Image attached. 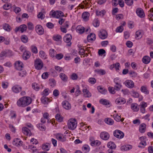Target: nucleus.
I'll use <instances>...</instances> for the list:
<instances>
[{"mask_svg": "<svg viewBox=\"0 0 153 153\" xmlns=\"http://www.w3.org/2000/svg\"><path fill=\"white\" fill-rule=\"evenodd\" d=\"M31 102V99L30 97H24L19 99L17 102V105L19 107H24L29 105Z\"/></svg>", "mask_w": 153, "mask_h": 153, "instance_id": "1", "label": "nucleus"}, {"mask_svg": "<svg viewBox=\"0 0 153 153\" xmlns=\"http://www.w3.org/2000/svg\"><path fill=\"white\" fill-rule=\"evenodd\" d=\"M77 124V122L75 119H71L68 122V127L70 129L74 130L76 128Z\"/></svg>", "mask_w": 153, "mask_h": 153, "instance_id": "2", "label": "nucleus"}, {"mask_svg": "<svg viewBox=\"0 0 153 153\" xmlns=\"http://www.w3.org/2000/svg\"><path fill=\"white\" fill-rule=\"evenodd\" d=\"M43 63L42 60L39 59H36L34 62V66L37 70L41 69L43 67Z\"/></svg>", "mask_w": 153, "mask_h": 153, "instance_id": "3", "label": "nucleus"}, {"mask_svg": "<svg viewBox=\"0 0 153 153\" xmlns=\"http://www.w3.org/2000/svg\"><path fill=\"white\" fill-rule=\"evenodd\" d=\"M98 36L100 39H104L107 38L108 33L105 30L101 29L98 32Z\"/></svg>", "mask_w": 153, "mask_h": 153, "instance_id": "4", "label": "nucleus"}, {"mask_svg": "<svg viewBox=\"0 0 153 153\" xmlns=\"http://www.w3.org/2000/svg\"><path fill=\"white\" fill-rule=\"evenodd\" d=\"M72 39V36L71 35L68 34H66L63 38L64 41L68 43L67 45L68 46H70L71 43L70 42Z\"/></svg>", "mask_w": 153, "mask_h": 153, "instance_id": "5", "label": "nucleus"}, {"mask_svg": "<svg viewBox=\"0 0 153 153\" xmlns=\"http://www.w3.org/2000/svg\"><path fill=\"white\" fill-rule=\"evenodd\" d=\"M114 136L118 138H122L124 136V133L121 131L116 130L114 132Z\"/></svg>", "mask_w": 153, "mask_h": 153, "instance_id": "6", "label": "nucleus"}, {"mask_svg": "<svg viewBox=\"0 0 153 153\" xmlns=\"http://www.w3.org/2000/svg\"><path fill=\"white\" fill-rule=\"evenodd\" d=\"M27 26L25 25H20L19 27H16L15 29V31L16 32L18 31H20L21 33H23L26 30Z\"/></svg>", "mask_w": 153, "mask_h": 153, "instance_id": "7", "label": "nucleus"}, {"mask_svg": "<svg viewBox=\"0 0 153 153\" xmlns=\"http://www.w3.org/2000/svg\"><path fill=\"white\" fill-rule=\"evenodd\" d=\"M136 13L137 15L140 18H143L145 16L143 10L140 8H138L137 9Z\"/></svg>", "mask_w": 153, "mask_h": 153, "instance_id": "8", "label": "nucleus"}, {"mask_svg": "<svg viewBox=\"0 0 153 153\" xmlns=\"http://www.w3.org/2000/svg\"><path fill=\"white\" fill-rule=\"evenodd\" d=\"M124 84L127 87L130 88H132L134 86V83L131 80H126Z\"/></svg>", "mask_w": 153, "mask_h": 153, "instance_id": "9", "label": "nucleus"}, {"mask_svg": "<svg viewBox=\"0 0 153 153\" xmlns=\"http://www.w3.org/2000/svg\"><path fill=\"white\" fill-rule=\"evenodd\" d=\"M141 142L138 145V147L139 148H144L146 146V143L145 139L143 137H142L140 138Z\"/></svg>", "mask_w": 153, "mask_h": 153, "instance_id": "10", "label": "nucleus"}, {"mask_svg": "<svg viewBox=\"0 0 153 153\" xmlns=\"http://www.w3.org/2000/svg\"><path fill=\"white\" fill-rule=\"evenodd\" d=\"M100 136L101 139L104 140H107L109 138V134L105 131L102 132L100 134Z\"/></svg>", "mask_w": 153, "mask_h": 153, "instance_id": "11", "label": "nucleus"}, {"mask_svg": "<svg viewBox=\"0 0 153 153\" xmlns=\"http://www.w3.org/2000/svg\"><path fill=\"white\" fill-rule=\"evenodd\" d=\"M36 32L39 35H42L44 33V30L42 26L38 25L36 27Z\"/></svg>", "mask_w": 153, "mask_h": 153, "instance_id": "12", "label": "nucleus"}, {"mask_svg": "<svg viewBox=\"0 0 153 153\" xmlns=\"http://www.w3.org/2000/svg\"><path fill=\"white\" fill-rule=\"evenodd\" d=\"M23 64L21 61H17L15 63V68L17 70H21L23 67Z\"/></svg>", "mask_w": 153, "mask_h": 153, "instance_id": "13", "label": "nucleus"}, {"mask_svg": "<svg viewBox=\"0 0 153 153\" xmlns=\"http://www.w3.org/2000/svg\"><path fill=\"white\" fill-rule=\"evenodd\" d=\"M22 141L20 140L18 138L14 139L13 142V144L14 146H21L22 144Z\"/></svg>", "mask_w": 153, "mask_h": 153, "instance_id": "14", "label": "nucleus"}, {"mask_svg": "<svg viewBox=\"0 0 153 153\" xmlns=\"http://www.w3.org/2000/svg\"><path fill=\"white\" fill-rule=\"evenodd\" d=\"M83 93V96L86 98H89L91 96V93L86 88L83 89L82 90Z\"/></svg>", "mask_w": 153, "mask_h": 153, "instance_id": "15", "label": "nucleus"}, {"mask_svg": "<svg viewBox=\"0 0 153 153\" xmlns=\"http://www.w3.org/2000/svg\"><path fill=\"white\" fill-rule=\"evenodd\" d=\"M22 132L25 135L30 136L31 135L30 129L26 127H24L22 128Z\"/></svg>", "mask_w": 153, "mask_h": 153, "instance_id": "16", "label": "nucleus"}, {"mask_svg": "<svg viewBox=\"0 0 153 153\" xmlns=\"http://www.w3.org/2000/svg\"><path fill=\"white\" fill-rule=\"evenodd\" d=\"M116 104H123L126 102L125 100L122 98H119L115 100Z\"/></svg>", "mask_w": 153, "mask_h": 153, "instance_id": "17", "label": "nucleus"}, {"mask_svg": "<svg viewBox=\"0 0 153 153\" xmlns=\"http://www.w3.org/2000/svg\"><path fill=\"white\" fill-rule=\"evenodd\" d=\"M41 100L42 102L44 104H47L51 102V100L46 97L42 96Z\"/></svg>", "mask_w": 153, "mask_h": 153, "instance_id": "18", "label": "nucleus"}, {"mask_svg": "<svg viewBox=\"0 0 153 153\" xmlns=\"http://www.w3.org/2000/svg\"><path fill=\"white\" fill-rule=\"evenodd\" d=\"M62 105L64 108L68 110L71 108V105L67 101H65L63 102Z\"/></svg>", "mask_w": 153, "mask_h": 153, "instance_id": "19", "label": "nucleus"}, {"mask_svg": "<svg viewBox=\"0 0 153 153\" xmlns=\"http://www.w3.org/2000/svg\"><path fill=\"white\" fill-rule=\"evenodd\" d=\"M76 30L77 32L80 33H83L85 31L84 27L81 25L77 26Z\"/></svg>", "mask_w": 153, "mask_h": 153, "instance_id": "20", "label": "nucleus"}, {"mask_svg": "<svg viewBox=\"0 0 153 153\" xmlns=\"http://www.w3.org/2000/svg\"><path fill=\"white\" fill-rule=\"evenodd\" d=\"M151 59V58L149 56H146L143 57L142 61L143 62L144 64H148L150 62Z\"/></svg>", "mask_w": 153, "mask_h": 153, "instance_id": "21", "label": "nucleus"}, {"mask_svg": "<svg viewBox=\"0 0 153 153\" xmlns=\"http://www.w3.org/2000/svg\"><path fill=\"white\" fill-rule=\"evenodd\" d=\"M12 90L13 92L17 93L21 91L22 88L19 85H15L13 87Z\"/></svg>", "mask_w": 153, "mask_h": 153, "instance_id": "22", "label": "nucleus"}, {"mask_svg": "<svg viewBox=\"0 0 153 153\" xmlns=\"http://www.w3.org/2000/svg\"><path fill=\"white\" fill-rule=\"evenodd\" d=\"M141 91L144 94L148 95L149 94V91L146 86H143L140 88Z\"/></svg>", "mask_w": 153, "mask_h": 153, "instance_id": "23", "label": "nucleus"}, {"mask_svg": "<svg viewBox=\"0 0 153 153\" xmlns=\"http://www.w3.org/2000/svg\"><path fill=\"white\" fill-rule=\"evenodd\" d=\"M87 40L89 42L94 40L96 39L95 35L94 34L91 33L87 36Z\"/></svg>", "mask_w": 153, "mask_h": 153, "instance_id": "24", "label": "nucleus"}, {"mask_svg": "<svg viewBox=\"0 0 153 153\" xmlns=\"http://www.w3.org/2000/svg\"><path fill=\"white\" fill-rule=\"evenodd\" d=\"M30 53L29 52L26 51L23 53V58L24 60H26L30 58Z\"/></svg>", "mask_w": 153, "mask_h": 153, "instance_id": "25", "label": "nucleus"}, {"mask_svg": "<svg viewBox=\"0 0 153 153\" xmlns=\"http://www.w3.org/2000/svg\"><path fill=\"white\" fill-rule=\"evenodd\" d=\"M146 125L145 123L141 124L139 127V131L140 133H144L146 130Z\"/></svg>", "mask_w": 153, "mask_h": 153, "instance_id": "26", "label": "nucleus"}, {"mask_svg": "<svg viewBox=\"0 0 153 153\" xmlns=\"http://www.w3.org/2000/svg\"><path fill=\"white\" fill-rule=\"evenodd\" d=\"M89 13L88 12H84L82 15V17L85 21L88 20L89 16Z\"/></svg>", "mask_w": 153, "mask_h": 153, "instance_id": "27", "label": "nucleus"}, {"mask_svg": "<svg viewBox=\"0 0 153 153\" xmlns=\"http://www.w3.org/2000/svg\"><path fill=\"white\" fill-rule=\"evenodd\" d=\"M59 77L64 82H66L68 80V77L64 73H60L59 74Z\"/></svg>", "mask_w": 153, "mask_h": 153, "instance_id": "28", "label": "nucleus"}, {"mask_svg": "<svg viewBox=\"0 0 153 153\" xmlns=\"http://www.w3.org/2000/svg\"><path fill=\"white\" fill-rule=\"evenodd\" d=\"M132 148L131 145H128L126 146H123L121 147V150H122L126 151L131 149Z\"/></svg>", "mask_w": 153, "mask_h": 153, "instance_id": "29", "label": "nucleus"}, {"mask_svg": "<svg viewBox=\"0 0 153 153\" xmlns=\"http://www.w3.org/2000/svg\"><path fill=\"white\" fill-rule=\"evenodd\" d=\"M97 89L102 94H105L107 92V90L106 89L100 86H98Z\"/></svg>", "mask_w": 153, "mask_h": 153, "instance_id": "30", "label": "nucleus"}, {"mask_svg": "<svg viewBox=\"0 0 153 153\" xmlns=\"http://www.w3.org/2000/svg\"><path fill=\"white\" fill-rule=\"evenodd\" d=\"M107 146L109 149H115L116 146L114 142H110L108 143Z\"/></svg>", "mask_w": 153, "mask_h": 153, "instance_id": "31", "label": "nucleus"}, {"mask_svg": "<svg viewBox=\"0 0 153 153\" xmlns=\"http://www.w3.org/2000/svg\"><path fill=\"white\" fill-rule=\"evenodd\" d=\"M51 92L49 89L47 88L45 89L41 93V94L42 96L46 97Z\"/></svg>", "mask_w": 153, "mask_h": 153, "instance_id": "32", "label": "nucleus"}, {"mask_svg": "<svg viewBox=\"0 0 153 153\" xmlns=\"http://www.w3.org/2000/svg\"><path fill=\"white\" fill-rule=\"evenodd\" d=\"M56 138L62 142H64L65 140V139L64 137H63L62 134H58L56 136Z\"/></svg>", "mask_w": 153, "mask_h": 153, "instance_id": "33", "label": "nucleus"}, {"mask_svg": "<svg viewBox=\"0 0 153 153\" xmlns=\"http://www.w3.org/2000/svg\"><path fill=\"white\" fill-rule=\"evenodd\" d=\"M50 147V144L48 143H46L43 144L42 146V149L46 151H48L49 150Z\"/></svg>", "mask_w": 153, "mask_h": 153, "instance_id": "34", "label": "nucleus"}, {"mask_svg": "<svg viewBox=\"0 0 153 153\" xmlns=\"http://www.w3.org/2000/svg\"><path fill=\"white\" fill-rule=\"evenodd\" d=\"M137 106L136 103H132L131 104V108L134 111H137L139 110V108H138Z\"/></svg>", "mask_w": 153, "mask_h": 153, "instance_id": "35", "label": "nucleus"}, {"mask_svg": "<svg viewBox=\"0 0 153 153\" xmlns=\"http://www.w3.org/2000/svg\"><path fill=\"white\" fill-rule=\"evenodd\" d=\"M104 121L108 125H112L114 123L113 120L110 118H106L105 119Z\"/></svg>", "mask_w": 153, "mask_h": 153, "instance_id": "36", "label": "nucleus"}, {"mask_svg": "<svg viewBox=\"0 0 153 153\" xmlns=\"http://www.w3.org/2000/svg\"><path fill=\"white\" fill-rule=\"evenodd\" d=\"M39 55L43 59H45L47 58V55L43 51H39Z\"/></svg>", "mask_w": 153, "mask_h": 153, "instance_id": "37", "label": "nucleus"}, {"mask_svg": "<svg viewBox=\"0 0 153 153\" xmlns=\"http://www.w3.org/2000/svg\"><path fill=\"white\" fill-rule=\"evenodd\" d=\"M50 55L52 57H55L56 54V51L53 49H51L49 50Z\"/></svg>", "mask_w": 153, "mask_h": 153, "instance_id": "38", "label": "nucleus"}, {"mask_svg": "<svg viewBox=\"0 0 153 153\" xmlns=\"http://www.w3.org/2000/svg\"><path fill=\"white\" fill-rule=\"evenodd\" d=\"M21 39L22 41L24 43H27L28 41L27 37L25 35L21 36Z\"/></svg>", "mask_w": 153, "mask_h": 153, "instance_id": "39", "label": "nucleus"}, {"mask_svg": "<svg viewBox=\"0 0 153 153\" xmlns=\"http://www.w3.org/2000/svg\"><path fill=\"white\" fill-rule=\"evenodd\" d=\"M62 38L61 36L59 35H55L53 36V39L56 41H59Z\"/></svg>", "mask_w": 153, "mask_h": 153, "instance_id": "40", "label": "nucleus"}, {"mask_svg": "<svg viewBox=\"0 0 153 153\" xmlns=\"http://www.w3.org/2000/svg\"><path fill=\"white\" fill-rule=\"evenodd\" d=\"M101 143L98 140L94 141L91 142V144L92 146H97L100 145Z\"/></svg>", "mask_w": 153, "mask_h": 153, "instance_id": "41", "label": "nucleus"}, {"mask_svg": "<svg viewBox=\"0 0 153 153\" xmlns=\"http://www.w3.org/2000/svg\"><path fill=\"white\" fill-rule=\"evenodd\" d=\"M95 71L97 73L101 75H104L105 74V71L103 69H97L95 70Z\"/></svg>", "mask_w": 153, "mask_h": 153, "instance_id": "42", "label": "nucleus"}, {"mask_svg": "<svg viewBox=\"0 0 153 153\" xmlns=\"http://www.w3.org/2000/svg\"><path fill=\"white\" fill-rule=\"evenodd\" d=\"M20 71L19 73V75L20 76L22 77H24L27 74L26 71L24 70H20Z\"/></svg>", "mask_w": 153, "mask_h": 153, "instance_id": "43", "label": "nucleus"}, {"mask_svg": "<svg viewBox=\"0 0 153 153\" xmlns=\"http://www.w3.org/2000/svg\"><path fill=\"white\" fill-rule=\"evenodd\" d=\"M3 28L4 30L8 31H10V26L7 24H5L3 25Z\"/></svg>", "mask_w": 153, "mask_h": 153, "instance_id": "44", "label": "nucleus"}, {"mask_svg": "<svg viewBox=\"0 0 153 153\" xmlns=\"http://www.w3.org/2000/svg\"><path fill=\"white\" fill-rule=\"evenodd\" d=\"M31 50L32 52L36 54L38 52V50L37 47L34 46L32 45L31 47Z\"/></svg>", "mask_w": 153, "mask_h": 153, "instance_id": "45", "label": "nucleus"}, {"mask_svg": "<svg viewBox=\"0 0 153 153\" xmlns=\"http://www.w3.org/2000/svg\"><path fill=\"white\" fill-rule=\"evenodd\" d=\"M55 117L56 120L58 121L61 122L62 121V117H61L59 114H57L56 116Z\"/></svg>", "mask_w": 153, "mask_h": 153, "instance_id": "46", "label": "nucleus"}, {"mask_svg": "<svg viewBox=\"0 0 153 153\" xmlns=\"http://www.w3.org/2000/svg\"><path fill=\"white\" fill-rule=\"evenodd\" d=\"M132 96L135 98H138L139 96V93L136 91L133 90L131 91Z\"/></svg>", "mask_w": 153, "mask_h": 153, "instance_id": "47", "label": "nucleus"}, {"mask_svg": "<svg viewBox=\"0 0 153 153\" xmlns=\"http://www.w3.org/2000/svg\"><path fill=\"white\" fill-rule=\"evenodd\" d=\"M32 87L36 91H38L39 89V88L38 85L36 83H33L32 84Z\"/></svg>", "mask_w": 153, "mask_h": 153, "instance_id": "48", "label": "nucleus"}, {"mask_svg": "<svg viewBox=\"0 0 153 153\" xmlns=\"http://www.w3.org/2000/svg\"><path fill=\"white\" fill-rule=\"evenodd\" d=\"M93 24L94 27H97L99 25V21L97 19H95L93 21Z\"/></svg>", "mask_w": 153, "mask_h": 153, "instance_id": "49", "label": "nucleus"}, {"mask_svg": "<svg viewBox=\"0 0 153 153\" xmlns=\"http://www.w3.org/2000/svg\"><path fill=\"white\" fill-rule=\"evenodd\" d=\"M123 30V28L122 25H121L118 27L116 30V31L117 33L122 32Z\"/></svg>", "mask_w": 153, "mask_h": 153, "instance_id": "50", "label": "nucleus"}, {"mask_svg": "<svg viewBox=\"0 0 153 153\" xmlns=\"http://www.w3.org/2000/svg\"><path fill=\"white\" fill-rule=\"evenodd\" d=\"M1 85L2 88L5 89L7 88L8 85V83L6 81H3L1 82Z\"/></svg>", "mask_w": 153, "mask_h": 153, "instance_id": "51", "label": "nucleus"}, {"mask_svg": "<svg viewBox=\"0 0 153 153\" xmlns=\"http://www.w3.org/2000/svg\"><path fill=\"white\" fill-rule=\"evenodd\" d=\"M63 57V55L62 53L56 54L55 56L56 58L58 60H60L62 59Z\"/></svg>", "mask_w": 153, "mask_h": 153, "instance_id": "52", "label": "nucleus"}, {"mask_svg": "<svg viewBox=\"0 0 153 153\" xmlns=\"http://www.w3.org/2000/svg\"><path fill=\"white\" fill-rule=\"evenodd\" d=\"M6 53L5 51H3L0 53V60H2L4 59V57H6Z\"/></svg>", "mask_w": 153, "mask_h": 153, "instance_id": "53", "label": "nucleus"}, {"mask_svg": "<svg viewBox=\"0 0 153 153\" xmlns=\"http://www.w3.org/2000/svg\"><path fill=\"white\" fill-rule=\"evenodd\" d=\"M78 76L75 73H73L70 76V78L72 79L73 80H75L77 79L78 78Z\"/></svg>", "mask_w": 153, "mask_h": 153, "instance_id": "54", "label": "nucleus"}, {"mask_svg": "<svg viewBox=\"0 0 153 153\" xmlns=\"http://www.w3.org/2000/svg\"><path fill=\"white\" fill-rule=\"evenodd\" d=\"M108 90L109 92L111 94H114L115 93L114 88L113 87H110L108 88Z\"/></svg>", "mask_w": 153, "mask_h": 153, "instance_id": "55", "label": "nucleus"}, {"mask_svg": "<svg viewBox=\"0 0 153 153\" xmlns=\"http://www.w3.org/2000/svg\"><path fill=\"white\" fill-rule=\"evenodd\" d=\"M6 53V56L10 57L13 55L12 52L11 51L8 50L5 51Z\"/></svg>", "mask_w": 153, "mask_h": 153, "instance_id": "56", "label": "nucleus"}, {"mask_svg": "<svg viewBox=\"0 0 153 153\" xmlns=\"http://www.w3.org/2000/svg\"><path fill=\"white\" fill-rule=\"evenodd\" d=\"M125 3L128 6H131L133 4V0H125Z\"/></svg>", "mask_w": 153, "mask_h": 153, "instance_id": "57", "label": "nucleus"}, {"mask_svg": "<svg viewBox=\"0 0 153 153\" xmlns=\"http://www.w3.org/2000/svg\"><path fill=\"white\" fill-rule=\"evenodd\" d=\"M100 102L103 104L105 105H107L109 104L108 102L106 100H103L101 99L100 100Z\"/></svg>", "mask_w": 153, "mask_h": 153, "instance_id": "58", "label": "nucleus"}, {"mask_svg": "<svg viewBox=\"0 0 153 153\" xmlns=\"http://www.w3.org/2000/svg\"><path fill=\"white\" fill-rule=\"evenodd\" d=\"M105 13V10H101V11H97L96 14L97 15H100L103 16Z\"/></svg>", "mask_w": 153, "mask_h": 153, "instance_id": "59", "label": "nucleus"}, {"mask_svg": "<svg viewBox=\"0 0 153 153\" xmlns=\"http://www.w3.org/2000/svg\"><path fill=\"white\" fill-rule=\"evenodd\" d=\"M58 13H57V15L56 16L57 18H59L60 17H63L64 16V14L61 11H57Z\"/></svg>", "mask_w": 153, "mask_h": 153, "instance_id": "60", "label": "nucleus"}, {"mask_svg": "<svg viewBox=\"0 0 153 153\" xmlns=\"http://www.w3.org/2000/svg\"><path fill=\"white\" fill-rule=\"evenodd\" d=\"M136 37L141 38L142 37V33L140 30H138L135 33Z\"/></svg>", "mask_w": 153, "mask_h": 153, "instance_id": "61", "label": "nucleus"}, {"mask_svg": "<svg viewBox=\"0 0 153 153\" xmlns=\"http://www.w3.org/2000/svg\"><path fill=\"white\" fill-rule=\"evenodd\" d=\"M9 127L10 129V130L14 133L16 132V128L12 125L10 124Z\"/></svg>", "mask_w": 153, "mask_h": 153, "instance_id": "62", "label": "nucleus"}, {"mask_svg": "<svg viewBox=\"0 0 153 153\" xmlns=\"http://www.w3.org/2000/svg\"><path fill=\"white\" fill-rule=\"evenodd\" d=\"M11 5L10 4H6L4 5L3 7L4 9L6 10H7L11 7Z\"/></svg>", "mask_w": 153, "mask_h": 153, "instance_id": "63", "label": "nucleus"}, {"mask_svg": "<svg viewBox=\"0 0 153 153\" xmlns=\"http://www.w3.org/2000/svg\"><path fill=\"white\" fill-rule=\"evenodd\" d=\"M88 81L91 84H94L96 82V80L94 78H90L89 79Z\"/></svg>", "mask_w": 153, "mask_h": 153, "instance_id": "64", "label": "nucleus"}]
</instances>
